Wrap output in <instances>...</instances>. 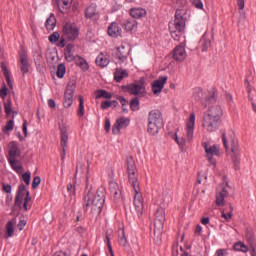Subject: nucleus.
<instances>
[{
  "label": "nucleus",
  "instance_id": "f257e3e1",
  "mask_svg": "<svg viewBox=\"0 0 256 256\" xmlns=\"http://www.w3.org/2000/svg\"><path fill=\"white\" fill-rule=\"evenodd\" d=\"M125 165L128 173V181L134 189V207L139 217V215H143V194H141V188L139 187V174L137 173V165H135L133 156L126 158Z\"/></svg>",
  "mask_w": 256,
  "mask_h": 256
},
{
  "label": "nucleus",
  "instance_id": "f03ea898",
  "mask_svg": "<svg viewBox=\"0 0 256 256\" xmlns=\"http://www.w3.org/2000/svg\"><path fill=\"white\" fill-rule=\"evenodd\" d=\"M83 199V209L85 213L89 211V207L92 208V211L101 213V211H103V205H105V191L98 189L96 193H93V191L90 189L84 193Z\"/></svg>",
  "mask_w": 256,
  "mask_h": 256
},
{
  "label": "nucleus",
  "instance_id": "7ed1b4c3",
  "mask_svg": "<svg viewBox=\"0 0 256 256\" xmlns=\"http://www.w3.org/2000/svg\"><path fill=\"white\" fill-rule=\"evenodd\" d=\"M185 23L186 19L183 17V12L176 10L174 22L169 23L170 35L174 41H181V37H183V32L185 31Z\"/></svg>",
  "mask_w": 256,
  "mask_h": 256
},
{
  "label": "nucleus",
  "instance_id": "20e7f679",
  "mask_svg": "<svg viewBox=\"0 0 256 256\" xmlns=\"http://www.w3.org/2000/svg\"><path fill=\"white\" fill-rule=\"evenodd\" d=\"M147 83L145 81V77L139 78V80H135L134 82L128 85H122L121 90L123 93H129V95H134L136 97H145L147 95Z\"/></svg>",
  "mask_w": 256,
  "mask_h": 256
},
{
  "label": "nucleus",
  "instance_id": "39448f33",
  "mask_svg": "<svg viewBox=\"0 0 256 256\" xmlns=\"http://www.w3.org/2000/svg\"><path fill=\"white\" fill-rule=\"evenodd\" d=\"M161 127H163V114L161 110H151L148 114V133L150 135H157Z\"/></svg>",
  "mask_w": 256,
  "mask_h": 256
},
{
  "label": "nucleus",
  "instance_id": "423d86ee",
  "mask_svg": "<svg viewBox=\"0 0 256 256\" xmlns=\"http://www.w3.org/2000/svg\"><path fill=\"white\" fill-rule=\"evenodd\" d=\"M165 224V209L158 208L155 213L154 219V239L161 241V235H163V225Z\"/></svg>",
  "mask_w": 256,
  "mask_h": 256
},
{
  "label": "nucleus",
  "instance_id": "0eeeda50",
  "mask_svg": "<svg viewBox=\"0 0 256 256\" xmlns=\"http://www.w3.org/2000/svg\"><path fill=\"white\" fill-rule=\"evenodd\" d=\"M77 88V81L70 80L66 85L64 92L63 107L69 109L73 105V97H75V89Z\"/></svg>",
  "mask_w": 256,
  "mask_h": 256
},
{
  "label": "nucleus",
  "instance_id": "6e6552de",
  "mask_svg": "<svg viewBox=\"0 0 256 256\" xmlns=\"http://www.w3.org/2000/svg\"><path fill=\"white\" fill-rule=\"evenodd\" d=\"M202 147L206 153V157L211 165H217V160L214 157H219L221 155V151L217 145H209L207 142L202 143Z\"/></svg>",
  "mask_w": 256,
  "mask_h": 256
},
{
  "label": "nucleus",
  "instance_id": "1a4fd4ad",
  "mask_svg": "<svg viewBox=\"0 0 256 256\" xmlns=\"http://www.w3.org/2000/svg\"><path fill=\"white\" fill-rule=\"evenodd\" d=\"M62 35L67 38V41H75L79 37V27L75 23L67 22L62 27Z\"/></svg>",
  "mask_w": 256,
  "mask_h": 256
},
{
  "label": "nucleus",
  "instance_id": "9d476101",
  "mask_svg": "<svg viewBox=\"0 0 256 256\" xmlns=\"http://www.w3.org/2000/svg\"><path fill=\"white\" fill-rule=\"evenodd\" d=\"M219 125H221V120L218 118H213L211 116L203 115L202 118V127L208 133H215L219 129Z\"/></svg>",
  "mask_w": 256,
  "mask_h": 256
},
{
  "label": "nucleus",
  "instance_id": "9b49d317",
  "mask_svg": "<svg viewBox=\"0 0 256 256\" xmlns=\"http://www.w3.org/2000/svg\"><path fill=\"white\" fill-rule=\"evenodd\" d=\"M84 17L85 19H89L93 21V23H97L101 19V13L99 9H97L96 3H91L86 9L84 10Z\"/></svg>",
  "mask_w": 256,
  "mask_h": 256
},
{
  "label": "nucleus",
  "instance_id": "f8f14e48",
  "mask_svg": "<svg viewBox=\"0 0 256 256\" xmlns=\"http://www.w3.org/2000/svg\"><path fill=\"white\" fill-rule=\"evenodd\" d=\"M19 67H20V71L21 73H23V75H27V73H29V67H31V64L29 63V55L27 54V51L25 49H21V51L19 52Z\"/></svg>",
  "mask_w": 256,
  "mask_h": 256
},
{
  "label": "nucleus",
  "instance_id": "ddd939ff",
  "mask_svg": "<svg viewBox=\"0 0 256 256\" xmlns=\"http://www.w3.org/2000/svg\"><path fill=\"white\" fill-rule=\"evenodd\" d=\"M60 138H61V147H62L61 159L62 161H65L67 143H69V132L67 130V126H62L60 128Z\"/></svg>",
  "mask_w": 256,
  "mask_h": 256
},
{
  "label": "nucleus",
  "instance_id": "4468645a",
  "mask_svg": "<svg viewBox=\"0 0 256 256\" xmlns=\"http://www.w3.org/2000/svg\"><path fill=\"white\" fill-rule=\"evenodd\" d=\"M172 57L178 63H181L187 59V52L185 51V44L181 43L176 46L172 51Z\"/></svg>",
  "mask_w": 256,
  "mask_h": 256
},
{
  "label": "nucleus",
  "instance_id": "2eb2a0df",
  "mask_svg": "<svg viewBox=\"0 0 256 256\" xmlns=\"http://www.w3.org/2000/svg\"><path fill=\"white\" fill-rule=\"evenodd\" d=\"M231 152L233 153L232 161L235 167V171H239L241 165V158L239 157V145L235 140L231 139Z\"/></svg>",
  "mask_w": 256,
  "mask_h": 256
},
{
  "label": "nucleus",
  "instance_id": "dca6fc26",
  "mask_svg": "<svg viewBox=\"0 0 256 256\" xmlns=\"http://www.w3.org/2000/svg\"><path fill=\"white\" fill-rule=\"evenodd\" d=\"M130 121L131 120L129 118H125V117L118 118L112 127L113 135H119V133H121V129H125V127H129Z\"/></svg>",
  "mask_w": 256,
  "mask_h": 256
},
{
  "label": "nucleus",
  "instance_id": "f3484780",
  "mask_svg": "<svg viewBox=\"0 0 256 256\" xmlns=\"http://www.w3.org/2000/svg\"><path fill=\"white\" fill-rule=\"evenodd\" d=\"M27 193H29V191L25 187V184H20L14 201L15 207H21L23 199L27 197Z\"/></svg>",
  "mask_w": 256,
  "mask_h": 256
},
{
  "label": "nucleus",
  "instance_id": "a211bd4d",
  "mask_svg": "<svg viewBox=\"0 0 256 256\" xmlns=\"http://www.w3.org/2000/svg\"><path fill=\"white\" fill-rule=\"evenodd\" d=\"M107 33L109 37H113V39H117V37H123V29H121V26L117 22H112L108 29Z\"/></svg>",
  "mask_w": 256,
  "mask_h": 256
},
{
  "label": "nucleus",
  "instance_id": "6ab92c4d",
  "mask_svg": "<svg viewBox=\"0 0 256 256\" xmlns=\"http://www.w3.org/2000/svg\"><path fill=\"white\" fill-rule=\"evenodd\" d=\"M167 83V76H160L159 79L152 83V92L154 95H159Z\"/></svg>",
  "mask_w": 256,
  "mask_h": 256
},
{
  "label": "nucleus",
  "instance_id": "aec40b11",
  "mask_svg": "<svg viewBox=\"0 0 256 256\" xmlns=\"http://www.w3.org/2000/svg\"><path fill=\"white\" fill-rule=\"evenodd\" d=\"M229 195V192L227 191V188L225 186H222L221 188H218L216 190V200L215 203L217 207H223L225 205V196Z\"/></svg>",
  "mask_w": 256,
  "mask_h": 256
},
{
  "label": "nucleus",
  "instance_id": "412c9836",
  "mask_svg": "<svg viewBox=\"0 0 256 256\" xmlns=\"http://www.w3.org/2000/svg\"><path fill=\"white\" fill-rule=\"evenodd\" d=\"M129 48L125 45H121L116 48V59H118L119 63H125L127 61V57H129Z\"/></svg>",
  "mask_w": 256,
  "mask_h": 256
},
{
  "label": "nucleus",
  "instance_id": "4be33fe9",
  "mask_svg": "<svg viewBox=\"0 0 256 256\" xmlns=\"http://www.w3.org/2000/svg\"><path fill=\"white\" fill-rule=\"evenodd\" d=\"M204 115L221 120V117H223V108L219 105L211 106Z\"/></svg>",
  "mask_w": 256,
  "mask_h": 256
},
{
  "label": "nucleus",
  "instance_id": "5701e85b",
  "mask_svg": "<svg viewBox=\"0 0 256 256\" xmlns=\"http://www.w3.org/2000/svg\"><path fill=\"white\" fill-rule=\"evenodd\" d=\"M186 131H187V139L188 141L193 140V133L195 131V112H192L190 114L189 120L187 122L186 126Z\"/></svg>",
  "mask_w": 256,
  "mask_h": 256
},
{
  "label": "nucleus",
  "instance_id": "b1692460",
  "mask_svg": "<svg viewBox=\"0 0 256 256\" xmlns=\"http://www.w3.org/2000/svg\"><path fill=\"white\" fill-rule=\"evenodd\" d=\"M122 27L127 33H133V31H137L139 23L134 19H128L122 24Z\"/></svg>",
  "mask_w": 256,
  "mask_h": 256
},
{
  "label": "nucleus",
  "instance_id": "393cba45",
  "mask_svg": "<svg viewBox=\"0 0 256 256\" xmlns=\"http://www.w3.org/2000/svg\"><path fill=\"white\" fill-rule=\"evenodd\" d=\"M109 191L111 197H113L114 199H119V197H121V189L119 188V184L117 182L110 181Z\"/></svg>",
  "mask_w": 256,
  "mask_h": 256
},
{
  "label": "nucleus",
  "instance_id": "a878e982",
  "mask_svg": "<svg viewBox=\"0 0 256 256\" xmlns=\"http://www.w3.org/2000/svg\"><path fill=\"white\" fill-rule=\"evenodd\" d=\"M129 13L133 19H142V17L147 16V10L145 8H131Z\"/></svg>",
  "mask_w": 256,
  "mask_h": 256
},
{
  "label": "nucleus",
  "instance_id": "bb28decb",
  "mask_svg": "<svg viewBox=\"0 0 256 256\" xmlns=\"http://www.w3.org/2000/svg\"><path fill=\"white\" fill-rule=\"evenodd\" d=\"M127 77H129V73L127 72V70L122 68H116L114 72V81H116V83H121V81H123V79Z\"/></svg>",
  "mask_w": 256,
  "mask_h": 256
},
{
  "label": "nucleus",
  "instance_id": "cd10ccee",
  "mask_svg": "<svg viewBox=\"0 0 256 256\" xmlns=\"http://www.w3.org/2000/svg\"><path fill=\"white\" fill-rule=\"evenodd\" d=\"M21 156V150H19V146L12 142L10 150L8 152V159H17V157Z\"/></svg>",
  "mask_w": 256,
  "mask_h": 256
},
{
  "label": "nucleus",
  "instance_id": "c85d7f7f",
  "mask_svg": "<svg viewBox=\"0 0 256 256\" xmlns=\"http://www.w3.org/2000/svg\"><path fill=\"white\" fill-rule=\"evenodd\" d=\"M199 45L203 53L209 50V47H211V39H209V36H207V34H204L202 36V38L200 39Z\"/></svg>",
  "mask_w": 256,
  "mask_h": 256
},
{
  "label": "nucleus",
  "instance_id": "c756f323",
  "mask_svg": "<svg viewBox=\"0 0 256 256\" xmlns=\"http://www.w3.org/2000/svg\"><path fill=\"white\" fill-rule=\"evenodd\" d=\"M45 27L47 31H53L55 27H57V18H55V15L51 14L49 18L46 20Z\"/></svg>",
  "mask_w": 256,
  "mask_h": 256
},
{
  "label": "nucleus",
  "instance_id": "7c9ffc66",
  "mask_svg": "<svg viewBox=\"0 0 256 256\" xmlns=\"http://www.w3.org/2000/svg\"><path fill=\"white\" fill-rule=\"evenodd\" d=\"M8 162L10 164V167H12V169L16 171V173L23 171V166L19 164V160L17 158L8 159Z\"/></svg>",
  "mask_w": 256,
  "mask_h": 256
},
{
  "label": "nucleus",
  "instance_id": "2f4dec72",
  "mask_svg": "<svg viewBox=\"0 0 256 256\" xmlns=\"http://www.w3.org/2000/svg\"><path fill=\"white\" fill-rule=\"evenodd\" d=\"M96 65L99 67H107L109 65V59L103 55V53H100L96 58Z\"/></svg>",
  "mask_w": 256,
  "mask_h": 256
},
{
  "label": "nucleus",
  "instance_id": "473e14b6",
  "mask_svg": "<svg viewBox=\"0 0 256 256\" xmlns=\"http://www.w3.org/2000/svg\"><path fill=\"white\" fill-rule=\"evenodd\" d=\"M96 99H111L113 97V94L107 92V90L100 89L95 91Z\"/></svg>",
  "mask_w": 256,
  "mask_h": 256
},
{
  "label": "nucleus",
  "instance_id": "72a5a7b5",
  "mask_svg": "<svg viewBox=\"0 0 256 256\" xmlns=\"http://www.w3.org/2000/svg\"><path fill=\"white\" fill-rule=\"evenodd\" d=\"M245 236L249 245L253 247V245H255V233L253 232V229L247 228Z\"/></svg>",
  "mask_w": 256,
  "mask_h": 256
},
{
  "label": "nucleus",
  "instance_id": "f704fd0d",
  "mask_svg": "<svg viewBox=\"0 0 256 256\" xmlns=\"http://www.w3.org/2000/svg\"><path fill=\"white\" fill-rule=\"evenodd\" d=\"M78 59L76 60L77 67H80L82 71H89V64L87 63V60H85L83 57L77 56Z\"/></svg>",
  "mask_w": 256,
  "mask_h": 256
},
{
  "label": "nucleus",
  "instance_id": "c9c22d12",
  "mask_svg": "<svg viewBox=\"0 0 256 256\" xmlns=\"http://www.w3.org/2000/svg\"><path fill=\"white\" fill-rule=\"evenodd\" d=\"M119 233V240L118 243L121 247H127V237L125 236V229L124 228H120L118 230Z\"/></svg>",
  "mask_w": 256,
  "mask_h": 256
},
{
  "label": "nucleus",
  "instance_id": "e433bc0d",
  "mask_svg": "<svg viewBox=\"0 0 256 256\" xmlns=\"http://www.w3.org/2000/svg\"><path fill=\"white\" fill-rule=\"evenodd\" d=\"M15 222L13 220L8 221L6 224V237H13L15 235V228H14Z\"/></svg>",
  "mask_w": 256,
  "mask_h": 256
},
{
  "label": "nucleus",
  "instance_id": "4c0bfd02",
  "mask_svg": "<svg viewBox=\"0 0 256 256\" xmlns=\"http://www.w3.org/2000/svg\"><path fill=\"white\" fill-rule=\"evenodd\" d=\"M79 100V107H78V117H83L85 115V100L83 99V96H78Z\"/></svg>",
  "mask_w": 256,
  "mask_h": 256
},
{
  "label": "nucleus",
  "instance_id": "58836bf2",
  "mask_svg": "<svg viewBox=\"0 0 256 256\" xmlns=\"http://www.w3.org/2000/svg\"><path fill=\"white\" fill-rule=\"evenodd\" d=\"M222 217L226 219V221H229V219L233 217V206L231 204H229L228 207H226L225 210L222 211Z\"/></svg>",
  "mask_w": 256,
  "mask_h": 256
},
{
  "label": "nucleus",
  "instance_id": "ea45409f",
  "mask_svg": "<svg viewBox=\"0 0 256 256\" xmlns=\"http://www.w3.org/2000/svg\"><path fill=\"white\" fill-rule=\"evenodd\" d=\"M1 69H2V71L4 73V76H5L6 82L8 83V86L11 89H13V83L11 82V76L9 75V70L7 69V66L6 65H2Z\"/></svg>",
  "mask_w": 256,
  "mask_h": 256
},
{
  "label": "nucleus",
  "instance_id": "a19ab883",
  "mask_svg": "<svg viewBox=\"0 0 256 256\" xmlns=\"http://www.w3.org/2000/svg\"><path fill=\"white\" fill-rule=\"evenodd\" d=\"M65 73H67V67H65V64H59L56 72L58 79H63Z\"/></svg>",
  "mask_w": 256,
  "mask_h": 256
},
{
  "label": "nucleus",
  "instance_id": "79ce46f5",
  "mask_svg": "<svg viewBox=\"0 0 256 256\" xmlns=\"http://www.w3.org/2000/svg\"><path fill=\"white\" fill-rule=\"evenodd\" d=\"M203 97H205V93H203V89L195 88L193 90V98L195 99V101H201Z\"/></svg>",
  "mask_w": 256,
  "mask_h": 256
},
{
  "label": "nucleus",
  "instance_id": "37998d69",
  "mask_svg": "<svg viewBox=\"0 0 256 256\" xmlns=\"http://www.w3.org/2000/svg\"><path fill=\"white\" fill-rule=\"evenodd\" d=\"M139 97H134L133 99H131L130 101V109L131 111H139Z\"/></svg>",
  "mask_w": 256,
  "mask_h": 256
},
{
  "label": "nucleus",
  "instance_id": "c03bdc74",
  "mask_svg": "<svg viewBox=\"0 0 256 256\" xmlns=\"http://www.w3.org/2000/svg\"><path fill=\"white\" fill-rule=\"evenodd\" d=\"M117 100L122 105L121 113H128L127 105H128L129 102L127 101V99H125V97H123V96H117Z\"/></svg>",
  "mask_w": 256,
  "mask_h": 256
},
{
  "label": "nucleus",
  "instance_id": "a18cd8bd",
  "mask_svg": "<svg viewBox=\"0 0 256 256\" xmlns=\"http://www.w3.org/2000/svg\"><path fill=\"white\" fill-rule=\"evenodd\" d=\"M234 251H242L243 253H247L248 249L243 242H237L233 246Z\"/></svg>",
  "mask_w": 256,
  "mask_h": 256
},
{
  "label": "nucleus",
  "instance_id": "49530a36",
  "mask_svg": "<svg viewBox=\"0 0 256 256\" xmlns=\"http://www.w3.org/2000/svg\"><path fill=\"white\" fill-rule=\"evenodd\" d=\"M207 103H216L217 102V89H212L211 95L206 97Z\"/></svg>",
  "mask_w": 256,
  "mask_h": 256
},
{
  "label": "nucleus",
  "instance_id": "de8ad7c7",
  "mask_svg": "<svg viewBox=\"0 0 256 256\" xmlns=\"http://www.w3.org/2000/svg\"><path fill=\"white\" fill-rule=\"evenodd\" d=\"M23 209L24 211H29L31 209V205H29V201H31V196L29 195V192H27V196L23 199Z\"/></svg>",
  "mask_w": 256,
  "mask_h": 256
},
{
  "label": "nucleus",
  "instance_id": "09e8293b",
  "mask_svg": "<svg viewBox=\"0 0 256 256\" xmlns=\"http://www.w3.org/2000/svg\"><path fill=\"white\" fill-rule=\"evenodd\" d=\"M61 37V34H59V32H53L50 36H49V41L50 43H57V41H59Z\"/></svg>",
  "mask_w": 256,
  "mask_h": 256
},
{
  "label": "nucleus",
  "instance_id": "8fccbe9b",
  "mask_svg": "<svg viewBox=\"0 0 256 256\" xmlns=\"http://www.w3.org/2000/svg\"><path fill=\"white\" fill-rule=\"evenodd\" d=\"M174 139L181 149H185V138H179L177 137V133H175Z\"/></svg>",
  "mask_w": 256,
  "mask_h": 256
},
{
  "label": "nucleus",
  "instance_id": "3c124183",
  "mask_svg": "<svg viewBox=\"0 0 256 256\" xmlns=\"http://www.w3.org/2000/svg\"><path fill=\"white\" fill-rule=\"evenodd\" d=\"M22 180L24 181V183L26 185H30L31 184V172H25L22 175Z\"/></svg>",
  "mask_w": 256,
  "mask_h": 256
},
{
  "label": "nucleus",
  "instance_id": "603ef678",
  "mask_svg": "<svg viewBox=\"0 0 256 256\" xmlns=\"http://www.w3.org/2000/svg\"><path fill=\"white\" fill-rule=\"evenodd\" d=\"M8 131H13V120H9L3 128V133H8Z\"/></svg>",
  "mask_w": 256,
  "mask_h": 256
},
{
  "label": "nucleus",
  "instance_id": "864d4df0",
  "mask_svg": "<svg viewBox=\"0 0 256 256\" xmlns=\"http://www.w3.org/2000/svg\"><path fill=\"white\" fill-rule=\"evenodd\" d=\"M41 185V177L35 176L33 181H32V189H37Z\"/></svg>",
  "mask_w": 256,
  "mask_h": 256
},
{
  "label": "nucleus",
  "instance_id": "5fc2aeb1",
  "mask_svg": "<svg viewBox=\"0 0 256 256\" xmlns=\"http://www.w3.org/2000/svg\"><path fill=\"white\" fill-rule=\"evenodd\" d=\"M4 109H5V113L6 115H9L11 113V111H13V108L11 106V100H8L5 104H4Z\"/></svg>",
  "mask_w": 256,
  "mask_h": 256
},
{
  "label": "nucleus",
  "instance_id": "6e6d98bb",
  "mask_svg": "<svg viewBox=\"0 0 256 256\" xmlns=\"http://www.w3.org/2000/svg\"><path fill=\"white\" fill-rule=\"evenodd\" d=\"M2 191L3 193H11L12 191L11 185L2 183Z\"/></svg>",
  "mask_w": 256,
  "mask_h": 256
},
{
  "label": "nucleus",
  "instance_id": "4d7b16f0",
  "mask_svg": "<svg viewBox=\"0 0 256 256\" xmlns=\"http://www.w3.org/2000/svg\"><path fill=\"white\" fill-rule=\"evenodd\" d=\"M25 225H27V221L20 220L19 223L17 224V228L19 229V231H23V229H25Z\"/></svg>",
  "mask_w": 256,
  "mask_h": 256
},
{
  "label": "nucleus",
  "instance_id": "13d9d810",
  "mask_svg": "<svg viewBox=\"0 0 256 256\" xmlns=\"http://www.w3.org/2000/svg\"><path fill=\"white\" fill-rule=\"evenodd\" d=\"M65 57H66V61H68L70 63H71V61H75V56H73L72 52H70V53L65 52Z\"/></svg>",
  "mask_w": 256,
  "mask_h": 256
},
{
  "label": "nucleus",
  "instance_id": "bf43d9fd",
  "mask_svg": "<svg viewBox=\"0 0 256 256\" xmlns=\"http://www.w3.org/2000/svg\"><path fill=\"white\" fill-rule=\"evenodd\" d=\"M105 130L106 133H109V131H111V120H109V118L105 119Z\"/></svg>",
  "mask_w": 256,
  "mask_h": 256
},
{
  "label": "nucleus",
  "instance_id": "052dcab7",
  "mask_svg": "<svg viewBox=\"0 0 256 256\" xmlns=\"http://www.w3.org/2000/svg\"><path fill=\"white\" fill-rule=\"evenodd\" d=\"M7 91H9V89L6 88V86L2 87V89L0 90V97L2 99H5V97H7Z\"/></svg>",
  "mask_w": 256,
  "mask_h": 256
},
{
  "label": "nucleus",
  "instance_id": "680f3d73",
  "mask_svg": "<svg viewBox=\"0 0 256 256\" xmlns=\"http://www.w3.org/2000/svg\"><path fill=\"white\" fill-rule=\"evenodd\" d=\"M222 141L226 151L229 150V145L227 144V135L225 132L222 133Z\"/></svg>",
  "mask_w": 256,
  "mask_h": 256
},
{
  "label": "nucleus",
  "instance_id": "e2e57ef3",
  "mask_svg": "<svg viewBox=\"0 0 256 256\" xmlns=\"http://www.w3.org/2000/svg\"><path fill=\"white\" fill-rule=\"evenodd\" d=\"M193 5L196 9H203V2L201 0H194Z\"/></svg>",
  "mask_w": 256,
  "mask_h": 256
},
{
  "label": "nucleus",
  "instance_id": "0e129e2a",
  "mask_svg": "<svg viewBox=\"0 0 256 256\" xmlns=\"http://www.w3.org/2000/svg\"><path fill=\"white\" fill-rule=\"evenodd\" d=\"M67 191H68V193H70V195H75V185L68 184L67 185Z\"/></svg>",
  "mask_w": 256,
  "mask_h": 256
},
{
  "label": "nucleus",
  "instance_id": "69168bd1",
  "mask_svg": "<svg viewBox=\"0 0 256 256\" xmlns=\"http://www.w3.org/2000/svg\"><path fill=\"white\" fill-rule=\"evenodd\" d=\"M65 41H67V38L62 34L60 41L58 42V47H65Z\"/></svg>",
  "mask_w": 256,
  "mask_h": 256
},
{
  "label": "nucleus",
  "instance_id": "338daca9",
  "mask_svg": "<svg viewBox=\"0 0 256 256\" xmlns=\"http://www.w3.org/2000/svg\"><path fill=\"white\" fill-rule=\"evenodd\" d=\"M225 255H228L227 249H218L216 251V256H225Z\"/></svg>",
  "mask_w": 256,
  "mask_h": 256
},
{
  "label": "nucleus",
  "instance_id": "774afa93",
  "mask_svg": "<svg viewBox=\"0 0 256 256\" xmlns=\"http://www.w3.org/2000/svg\"><path fill=\"white\" fill-rule=\"evenodd\" d=\"M109 107H111V101H103L101 103V108L102 109H109Z\"/></svg>",
  "mask_w": 256,
  "mask_h": 256
}]
</instances>
